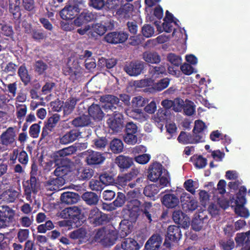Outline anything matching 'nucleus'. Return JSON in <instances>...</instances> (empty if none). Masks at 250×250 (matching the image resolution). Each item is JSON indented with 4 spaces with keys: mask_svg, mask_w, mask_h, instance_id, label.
Instances as JSON below:
<instances>
[{
    "mask_svg": "<svg viewBox=\"0 0 250 250\" xmlns=\"http://www.w3.org/2000/svg\"><path fill=\"white\" fill-rule=\"evenodd\" d=\"M148 179L153 182L159 180L161 188L166 187L169 183V178L167 172L159 163L155 162L149 166L148 169Z\"/></svg>",
    "mask_w": 250,
    "mask_h": 250,
    "instance_id": "f257e3e1",
    "label": "nucleus"
},
{
    "mask_svg": "<svg viewBox=\"0 0 250 250\" xmlns=\"http://www.w3.org/2000/svg\"><path fill=\"white\" fill-rule=\"evenodd\" d=\"M70 170V167L68 166L63 165L58 167L54 171L55 175L58 177L48 181L46 185V189L52 191L59 190L60 186L63 183V180L62 177L67 174Z\"/></svg>",
    "mask_w": 250,
    "mask_h": 250,
    "instance_id": "f03ea898",
    "label": "nucleus"
},
{
    "mask_svg": "<svg viewBox=\"0 0 250 250\" xmlns=\"http://www.w3.org/2000/svg\"><path fill=\"white\" fill-rule=\"evenodd\" d=\"M141 196V191L138 188L128 191L127 194L128 210L132 214L134 218L137 217L140 207L141 202L139 199Z\"/></svg>",
    "mask_w": 250,
    "mask_h": 250,
    "instance_id": "7ed1b4c3",
    "label": "nucleus"
},
{
    "mask_svg": "<svg viewBox=\"0 0 250 250\" xmlns=\"http://www.w3.org/2000/svg\"><path fill=\"white\" fill-rule=\"evenodd\" d=\"M117 239L116 231L107 228H102L98 229L94 236L95 241L102 242L109 246L113 245Z\"/></svg>",
    "mask_w": 250,
    "mask_h": 250,
    "instance_id": "20e7f679",
    "label": "nucleus"
},
{
    "mask_svg": "<svg viewBox=\"0 0 250 250\" xmlns=\"http://www.w3.org/2000/svg\"><path fill=\"white\" fill-rule=\"evenodd\" d=\"M84 7V3L82 1L76 2L73 4L65 6L61 12L60 16L65 20L73 19Z\"/></svg>",
    "mask_w": 250,
    "mask_h": 250,
    "instance_id": "39448f33",
    "label": "nucleus"
},
{
    "mask_svg": "<svg viewBox=\"0 0 250 250\" xmlns=\"http://www.w3.org/2000/svg\"><path fill=\"white\" fill-rule=\"evenodd\" d=\"M178 21V20L174 19L171 13L167 11L166 17L164 19V22L160 24V21H156L155 24L159 32H170L172 30L173 25H178L177 22Z\"/></svg>",
    "mask_w": 250,
    "mask_h": 250,
    "instance_id": "423d86ee",
    "label": "nucleus"
},
{
    "mask_svg": "<svg viewBox=\"0 0 250 250\" xmlns=\"http://www.w3.org/2000/svg\"><path fill=\"white\" fill-rule=\"evenodd\" d=\"M61 216L64 218H69L75 224L76 226L81 225L80 220L81 211L77 207H70L64 209L61 212Z\"/></svg>",
    "mask_w": 250,
    "mask_h": 250,
    "instance_id": "0eeeda50",
    "label": "nucleus"
},
{
    "mask_svg": "<svg viewBox=\"0 0 250 250\" xmlns=\"http://www.w3.org/2000/svg\"><path fill=\"white\" fill-rule=\"evenodd\" d=\"M83 155L85 157L86 162L89 165L101 164L105 160V157L102 153L91 150L83 152Z\"/></svg>",
    "mask_w": 250,
    "mask_h": 250,
    "instance_id": "6e6552de",
    "label": "nucleus"
},
{
    "mask_svg": "<svg viewBox=\"0 0 250 250\" xmlns=\"http://www.w3.org/2000/svg\"><path fill=\"white\" fill-rule=\"evenodd\" d=\"M68 235L70 238L79 244L86 242L90 238L89 234L86 229L83 228H81L70 232Z\"/></svg>",
    "mask_w": 250,
    "mask_h": 250,
    "instance_id": "1a4fd4ad",
    "label": "nucleus"
},
{
    "mask_svg": "<svg viewBox=\"0 0 250 250\" xmlns=\"http://www.w3.org/2000/svg\"><path fill=\"white\" fill-rule=\"evenodd\" d=\"M128 34L124 32H114L108 33L104 37L105 41L110 43H118L125 42L128 38Z\"/></svg>",
    "mask_w": 250,
    "mask_h": 250,
    "instance_id": "9d476101",
    "label": "nucleus"
},
{
    "mask_svg": "<svg viewBox=\"0 0 250 250\" xmlns=\"http://www.w3.org/2000/svg\"><path fill=\"white\" fill-rule=\"evenodd\" d=\"M14 213L9 208L6 207L0 210V228L9 225L14 217Z\"/></svg>",
    "mask_w": 250,
    "mask_h": 250,
    "instance_id": "9b49d317",
    "label": "nucleus"
},
{
    "mask_svg": "<svg viewBox=\"0 0 250 250\" xmlns=\"http://www.w3.org/2000/svg\"><path fill=\"white\" fill-rule=\"evenodd\" d=\"M27 186H25V184L24 185L26 198L28 201H32L31 193L32 192L34 193H36L38 192L40 189L39 184L37 182L35 177H31L30 182H27Z\"/></svg>",
    "mask_w": 250,
    "mask_h": 250,
    "instance_id": "f8f14e48",
    "label": "nucleus"
},
{
    "mask_svg": "<svg viewBox=\"0 0 250 250\" xmlns=\"http://www.w3.org/2000/svg\"><path fill=\"white\" fill-rule=\"evenodd\" d=\"M144 69V62H131L125 67V71L131 76L140 75Z\"/></svg>",
    "mask_w": 250,
    "mask_h": 250,
    "instance_id": "ddd939ff",
    "label": "nucleus"
},
{
    "mask_svg": "<svg viewBox=\"0 0 250 250\" xmlns=\"http://www.w3.org/2000/svg\"><path fill=\"white\" fill-rule=\"evenodd\" d=\"M16 133L12 127H9L0 136L1 144L6 146H13L15 144Z\"/></svg>",
    "mask_w": 250,
    "mask_h": 250,
    "instance_id": "4468645a",
    "label": "nucleus"
},
{
    "mask_svg": "<svg viewBox=\"0 0 250 250\" xmlns=\"http://www.w3.org/2000/svg\"><path fill=\"white\" fill-rule=\"evenodd\" d=\"M181 201L183 208L186 210H194L198 206L197 201L193 198L190 197L189 195L186 192L182 193L181 196Z\"/></svg>",
    "mask_w": 250,
    "mask_h": 250,
    "instance_id": "2eb2a0df",
    "label": "nucleus"
},
{
    "mask_svg": "<svg viewBox=\"0 0 250 250\" xmlns=\"http://www.w3.org/2000/svg\"><path fill=\"white\" fill-rule=\"evenodd\" d=\"M172 218L175 223L180 225L184 229L188 228L189 226V218L180 210H175L173 212Z\"/></svg>",
    "mask_w": 250,
    "mask_h": 250,
    "instance_id": "dca6fc26",
    "label": "nucleus"
},
{
    "mask_svg": "<svg viewBox=\"0 0 250 250\" xmlns=\"http://www.w3.org/2000/svg\"><path fill=\"white\" fill-rule=\"evenodd\" d=\"M122 115L120 113L114 112L110 115L107 123L109 127L114 131H118L122 126Z\"/></svg>",
    "mask_w": 250,
    "mask_h": 250,
    "instance_id": "f3484780",
    "label": "nucleus"
},
{
    "mask_svg": "<svg viewBox=\"0 0 250 250\" xmlns=\"http://www.w3.org/2000/svg\"><path fill=\"white\" fill-rule=\"evenodd\" d=\"M208 218L203 214L196 215L192 220L191 227L195 231H199L207 226Z\"/></svg>",
    "mask_w": 250,
    "mask_h": 250,
    "instance_id": "a211bd4d",
    "label": "nucleus"
},
{
    "mask_svg": "<svg viewBox=\"0 0 250 250\" xmlns=\"http://www.w3.org/2000/svg\"><path fill=\"white\" fill-rule=\"evenodd\" d=\"M81 135V132L77 129H72L66 132L60 139V143L63 145L71 143Z\"/></svg>",
    "mask_w": 250,
    "mask_h": 250,
    "instance_id": "6ab92c4d",
    "label": "nucleus"
},
{
    "mask_svg": "<svg viewBox=\"0 0 250 250\" xmlns=\"http://www.w3.org/2000/svg\"><path fill=\"white\" fill-rule=\"evenodd\" d=\"M162 202L167 208H174L179 205L180 201L179 198L176 195L167 194L163 197Z\"/></svg>",
    "mask_w": 250,
    "mask_h": 250,
    "instance_id": "aec40b11",
    "label": "nucleus"
},
{
    "mask_svg": "<svg viewBox=\"0 0 250 250\" xmlns=\"http://www.w3.org/2000/svg\"><path fill=\"white\" fill-rule=\"evenodd\" d=\"M127 116L137 120L140 122H144L149 118V116L140 109H136L133 110L127 109L125 111Z\"/></svg>",
    "mask_w": 250,
    "mask_h": 250,
    "instance_id": "412c9836",
    "label": "nucleus"
},
{
    "mask_svg": "<svg viewBox=\"0 0 250 250\" xmlns=\"http://www.w3.org/2000/svg\"><path fill=\"white\" fill-rule=\"evenodd\" d=\"M162 242V238L158 234L152 235L145 245L146 250H158Z\"/></svg>",
    "mask_w": 250,
    "mask_h": 250,
    "instance_id": "4be33fe9",
    "label": "nucleus"
},
{
    "mask_svg": "<svg viewBox=\"0 0 250 250\" xmlns=\"http://www.w3.org/2000/svg\"><path fill=\"white\" fill-rule=\"evenodd\" d=\"M88 114L92 119L96 121L103 119L104 114L99 105L96 104H92L88 108Z\"/></svg>",
    "mask_w": 250,
    "mask_h": 250,
    "instance_id": "5701e85b",
    "label": "nucleus"
},
{
    "mask_svg": "<svg viewBox=\"0 0 250 250\" xmlns=\"http://www.w3.org/2000/svg\"><path fill=\"white\" fill-rule=\"evenodd\" d=\"M182 234L180 228L176 226H170L167 229L166 240L171 241H177L181 237Z\"/></svg>",
    "mask_w": 250,
    "mask_h": 250,
    "instance_id": "b1692460",
    "label": "nucleus"
},
{
    "mask_svg": "<svg viewBox=\"0 0 250 250\" xmlns=\"http://www.w3.org/2000/svg\"><path fill=\"white\" fill-rule=\"evenodd\" d=\"M88 219L90 222L95 226L100 225L104 220L102 212L97 208H94L90 211Z\"/></svg>",
    "mask_w": 250,
    "mask_h": 250,
    "instance_id": "393cba45",
    "label": "nucleus"
},
{
    "mask_svg": "<svg viewBox=\"0 0 250 250\" xmlns=\"http://www.w3.org/2000/svg\"><path fill=\"white\" fill-rule=\"evenodd\" d=\"M115 163L122 169H127L133 164V159L128 156L119 155L115 159Z\"/></svg>",
    "mask_w": 250,
    "mask_h": 250,
    "instance_id": "a878e982",
    "label": "nucleus"
},
{
    "mask_svg": "<svg viewBox=\"0 0 250 250\" xmlns=\"http://www.w3.org/2000/svg\"><path fill=\"white\" fill-rule=\"evenodd\" d=\"M101 101L106 103L104 105L105 108L113 110L116 108L115 105H117L119 102V99L113 95H107L101 98Z\"/></svg>",
    "mask_w": 250,
    "mask_h": 250,
    "instance_id": "bb28decb",
    "label": "nucleus"
},
{
    "mask_svg": "<svg viewBox=\"0 0 250 250\" xmlns=\"http://www.w3.org/2000/svg\"><path fill=\"white\" fill-rule=\"evenodd\" d=\"M132 229V226L130 221L127 220H122L120 224L119 235L122 238L125 237L131 232Z\"/></svg>",
    "mask_w": 250,
    "mask_h": 250,
    "instance_id": "cd10ccee",
    "label": "nucleus"
},
{
    "mask_svg": "<svg viewBox=\"0 0 250 250\" xmlns=\"http://www.w3.org/2000/svg\"><path fill=\"white\" fill-rule=\"evenodd\" d=\"M235 241L238 244H244L241 250H250V240L247 232L237 233Z\"/></svg>",
    "mask_w": 250,
    "mask_h": 250,
    "instance_id": "c85d7f7f",
    "label": "nucleus"
},
{
    "mask_svg": "<svg viewBox=\"0 0 250 250\" xmlns=\"http://www.w3.org/2000/svg\"><path fill=\"white\" fill-rule=\"evenodd\" d=\"M121 248L124 250H139L140 247L135 240L128 238L122 242Z\"/></svg>",
    "mask_w": 250,
    "mask_h": 250,
    "instance_id": "c756f323",
    "label": "nucleus"
},
{
    "mask_svg": "<svg viewBox=\"0 0 250 250\" xmlns=\"http://www.w3.org/2000/svg\"><path fill=\"white\" fill-rule=\"evenodd\" d=\"M61 199L63 203L67 204H72L78 202L79 196L77 194L73 192H66L62 194Z\"/></svg>",
    "mask_w": 250,
    "mask_h": 250,
    "instance_id": "7c9ffc66",
    "label": "nucleus"
},
{
    "mask_svg": "<svg viewBox=\"0 0 250 250\" xmlns=\"http://www.w3.org/2000/svg\"><path fill=\"white\" fill-rule=\"evenodd\" d=\"M233 200L235 205V213L241 217H249L250 213L248 210L244 206L245 204H241L237 200H234L233 198L230 200L231 204L233 202Z\"/></svg>",
    "mask_w": 250,
    "mask_h": 250,
    "instance_id": "2f4dec72",
    "label": "nucleus"
},
{
    "mask_svg": "<svg viewBox=\"0 0 250 250\" xmlns=\"http://www.w3.org/2000/svg\"><path fill=\"white\" fill-rule=\"evenodd\" d=\"M93 175V170L89 167H80L77 172V178L80 180L90 179Z\"/></svg>",
    "mask_w": 250,
    "mask_h": 250,
    "instance_id": "473e14b6",
    "label": "nucleus"
},
{
    "mask_svg": "<svg viewBox=\"0 0 250 250\" xmlns=\"http://www.w3.org/2000/svg\"><path fill=\"white\" fill-rule=\"evenodd\" d=\"M133 10V5L126 3L117 11V14L125 18H129L132 15Z\"/></svg>",
    "mask_w": 250,
    "mask_h": 250,
    "instance_id": "72a5a7b5",
    "label": "nucleus"
},
{
    "mask_svg": "<svg viewBox=\"0 0 250 250\" xmlns=\"http://www.w3.org/2000/svg\"><path fill=\"white\" fill-rule=\"evenodd\" d=\"M144 60L148 63H157L161 61L160 56L156 52H145L143 54Z\"/></svg>",
    "mask_w": 250,
    "mask_h": 250,
    "instance_id": "f704fd0d",
    "label": "nucleus"
},
{
    "mask_svg": "<svg viewBox=\"0 0 250 250\" xmlns=\"http://www.w3.org/2000/svg\"><path fill=\"white\" fill-rule=\"evenodd\" d=\"M83 199L88 205H95L99 200L98 195L92 192H86L84 193L82 196Z\"/></svg>",
    "mask_w": 250,
    "mask_h": 250,
    "instance_id": "c9c22d12",
    "label": "nucleus"
},
{
    "mask_svg": "<svg viewBox=\"0 0 250 250\" xmlns=\"http://www.w3.org/2000/svg\"><path fill=\"white\" fill-rule=\"evenodd\" d=\"M91 123L89 118L85 115L78 117L72 121V125L76 127H83Z\"/></svg>",
    "mask_w": 250,
    "mask_h": 250,
    "instance_id": "e433bc0d",
    "label": "nucleus"
},
{
    "mask_svg": "<svg viewBox=\"0 0 250 250\" xmlns=\"http://www.w3.org/2000/svg\"><path fill=\"white\" fill-rule=\"evenodd\" d=\"M161 188H162L160 184H159V187L157 184H151L145 187L144 193L146 196L151 197L157 194Z\"/></svg>",
    "mask_w": 250,
    "mask_h": 250,
    "instance_id": "4c0bfd02",
    "label": "nucleus"
},
{
    "mask_svg": "<svg viewBox=\"0 0 250 250\" xmlns=\"http://www.w3.org/2000/svg\"><path fill=\"white\" fill-rule=\"evenodd\" d=\"M15 106L17 117L19 121L22 122L27 113V106L24 104H20L19 103H15Z\"/></svg>",
    "mask_w": 250,
    "mask_h": 250,
    "instance_id": "58836bf2",
    "label": "nucleus"
},
{
    "mask_svg": "<svg viewBox=\"0 0 250 250\" xmlns=\"http://www.w3.org/2000/svg\"><path fill=\"white\" fill-rule=\"evenodd\" d=\"M166 67L161 65L156 66H151L149 68V73L151 80L158 78L160 75L166 72Z\"/></svg>",
    "mask_w": 250,
    "mask_h": 250,
    "instance_id": "ea45409f",
    "label": "nucleus"
},
{
    "mask_svg": "<svg viewBox=\"0 0 250 250\" xmlns=\"http://www.w3.org/2000/svg\"><path fill=\"white\" fill-rule=\"evenodd\" d=\"M78 101V99L72 98L65 102L63 107L64 114L68 115L72 112Z\"/></svg>",
    "mask_w": 250,
    "mask_h": 250,
    "instance_id": "a19ab883",
    "label": "nucleus"
},
{
    "mask_svg": "<svg viewBox=\"0 0 250 250\" xmlns=\"http://www.w3.org/2000/svg\"><path fill=\"white\" fill-rule=\"evenodd\" d=\"M178 141L184 144H194L197 140L193 139L192 135L185 132H181L178 137Z\"/></svg>",
    "mask_w": 250,
    "mask_h": 250,
    "instance_id": "79ce46f5",
    "label": "nucleus"
},
{
    "mask_svg": "<svg viewBox=\"0 0 250 250\" xmlns=\"http://www.w3.org/2000/svg\"><path fill=\"white\" fill-rule=\"evenodd\" d=\"M110 148L114 153L121 152L124 148V145L122 141L118 139H113L110 143Z\"/></svg>",
    "mask_w": 250,
    "mask_h": 250,
    "instance_id": "37998d69",
    "label": "nucleus"
},
{
    "mask_svg": "<svg viewBox=\"0 0 250 250\" xmlns=\"http://www.w3.org/2000/svg\"><path fill=\"white\" fill-rule=\"evenodd\" d=\"M185 114L188 116L192 115L195 112V107L194 103L189 100H186L183 107Z\"/></svg>",
    "mask_w": 250,
    "mask_h": 250,
    "instance_id": "c03bdc74",
    "label": "nucleus"
},
{
    "mask_svg": "<svg viewBox=\"0 0 250 250\" xmlns=\"http://www.w3.org/2000/svg\"><path fill=\"white\" fill-rule=\"evenodd\" d=\"M60 119V117L58 114H54L48 119L47 125H45V128L51 131L56 126Z\"/></svg>",
    "mask_w": 250,
    "mask_h": 250,
    "instance_id": "a18cd8bd",
    "label": "nucleus"
},
{
    "mask_svg": "<svg viewBox=\"0 0 250 250\" xmlns=\"http://www.w3.org/2000/svg\"><path fill=\"white\" fill-rule=\"evenodd\" d=\"M130 181L125 175L118 176L116 180V186L119 189H125L127 186L128 183Z\"/></svg>",
    "mask_w": 250,
    "mask_h": 250,
    "instance_id": "49530a36",
    "label": "nucleus"
},
{
    "mask_svg": "<svg viewBox=\"0 0 250 250\" xmlns=\"http://www.w3.org/2000/svg\"><path fill=\"white\" fill-rule=\"evenodd\" d=\"M184 187L186 190L194 194L195 192V189L198 187V184L196 181L188 179L185 182Z\"/></svg>",
    "mask_w": 250,
    "mask_h": 250,
    "instance_id": "de8ad7c7",
    "label": "nucleus"
},
{
    "mask_svg": "<svg viewBox=\"0 0 250 250\" xmlns=\"http://www.w3.org/2000/svg\"><path fill=\"white\" fill-rule=\"evenodd\" d=\"M92 27V32L100 36L103 35L106 31V27L100 23L93 24L91 25Z\"/></svg>",
    "mask_w": 250,
    "mask_h": 250,
    "instance_id": "09e8293b",
    "label": "nucleus"
},
{
    "mask_svg": "<svg viewBox=\"0 0 250 250\" xmlns=\"http://www.w3.org/2000/svg\"><path fill=\"white\" fill-rule=\"evenodd\" d=\"M76 150L77 148L75 146H71L58 151L57 154L61 157H65L74 153Z\"/></svg>",
    "mask_w": 250,
    "mask_h": 250,
    "instance_id": "8fccbe9b",
    "label": "nucleus"
},
{
    "mask_svg": "<svg viewBox=\"0 0 250 250\" xmlns=\"http://www.w3.org/2000/svg\"><path fill=\"white\" fill-rule=\"evenodd\" d=\"M152 208V204L149 202H146L143 205L141 204L139 210L143 211L144 213L146 215L147 219L149 220V222H151L152 219L151 218V214H150V212H151Z\"/></svg>",
    "mask_w": 250,
    "mask_h": 250,
    "instance_id": "3c124183",
    "label": "nucleus"
},
{
    "mask_svg": "<svg viewBox=\"0 0 250 250\" xmlns=\"http://www.w3.org/2000/svg\"><path fill=\"white\" fill-rule=\"evenodd\" d=\"M18 73L22 81L25 84H27L30 81V76L24 66H21L19 68Z\"/></svg>",
    "mask_w": 250,
    "mask_h": 250,
    "instance_id": "603ef678",
    "label": "nucleus"
},
{
    "mask_svg": "<svg viewBox=\"0 0 250 250\" xmlns=\"http://www.w3.org/2000/svg\"><path fill=\"white\" fill-rule=\"evenodd\" d=\"M169 81L167 78L163 79L154 84L153 88L157 91H161L168 86Z\"/></svg>",
    "mask_w": 250,
    "mask_h": 250,
    "instance_id": "864d4df0",
    "label": "nucleus"
},
{
    "mask_svg": "<svg viewBox=\"0 0 250 250\" xmlns=\"http://www.w3.org/2000/svg\"><path fill=\"white\" fill-rule=\"evenodd\" d=\"M167 59L169 62L177 66L180 65L182 61V58L180 56L174 53H169L167 56Z\"/></svg>",
    "mask_w": 250,
    "mask_h": 250,
    "instance_id": "5fc2aeb1",
    "label": "nucleus"
},
{
    "mask_svg": "<svg viewBox=\"0 0 250 250\" xmlns=\"http://www.w3.org/2000/svg\"><path fill=\"white\" fill-rule=\"evenodd\" d=\"M89 187L93 190L101 191L104 188L101 179H92L89 182Z\"/></svg>",
    "mask_w": 250,
    "mask_h": 250,
    "instance_id": "6e6d98bb",
    "label": "nucleus"
},
{
    "mask_svg": "<svg viewBox=\"0 0 250 250\" xmlns=\"http://www.w3.org/2000/svg\"><path fill=\"white\" fill-rule=\"evenodd\" d=\"M167 131L170 134L169 136H167L168 139H171L176 134L177 127L175 124L172 122H167L166 125Z\"/></svg>",
    "mask_w": 250,
    "mask_h": 250,
    "instance_id": "4d7b16f0",
    "label": "nucleus"
},
{
    "mask_svg": "<svg viewBox=\"0 0 250 250\" xmlns=\"http://www.w3.org/2000/svg\"><path fill=\"white\" fill-rule=\"evenodd\" d=\"M147 102V100L141 96H137L133 98L132 104L133 106L141 107L144 106Z\"/></svg>",
    "mask_w": 250,
    "mask_h": 250,
    "instance_id": "13d9d810",
    "label": "nucleus"
},
{
    "mask_svg": "<svg viewBox=\"0 0 250 250\" xmlns=\"http://www.w3.org/2000/svg\"><path fill=\"white\" fill-rule=\"evenodd\" d=\"M153 81L154 80H151V79H146L135 81L134 85L136 87L141 88L151 85L153 83Z\"/></svg>",
    "mask_w": 250,
    "mask_h": 250,
    "instance_id": "bf43d9fd",
    "label": "nucleus"
},
{
    "mask_svg": "<svg viewBox=\"0 0 250 250\" xmlns=\"http://www.w3.org/2000/svg\"><path fill=\"white\" fill-rule=\"evenodd\" d=\"M124 141L128 145H133L137 143V137L136 134L125 132Z\"/></svg>",
    "mask_w": 250,
    "mask_h": 250,
    "instance_id": "052dcab7",
    "label": "nucleus"
},
{
    "mask_svg": "<svg viewBox=\"0 0 250 250\" xmlns=\"http://www.w3.org/2000/svg\"><path fill=\"white\" fill-rule=\"evenodd\" d=\"M207 127L205 124L202 121L198 120L194 122V127L193 130V133H201Z\"/></svg>",
    "mask_w": 250,
    "mask_h": 250,
    "instance_id": "680f3d73",
    "label": "nucleus"
},
{
    "mask_svg": "<svg viewBox=\"0 0 250 250\" xmlns=\"http://www.w3.org/2000/svg\"><path fill=\"white\" fill-rule=\"evenodd\" d=\"M100 179L104 187L112 185L114 182V179L112 176L107 174H104L100 176Z\"/></svg>",
    "mask_w": 250,
    "mask_h": 250,
    "instance_id": "e2e57ef3",
    "label": "nucleus"
},
{
    "mask_svg": "<svg viewBox=\"0 0 250 250\" xmlns=\"http://www.w3.org/2000/svg\"><path fill=\"white\" fill-rule=\"evenodd\" d=\"M172 105L173 110L176 112H181L183 109L184 105L185 103L182 99L177 98L173 101Z\"/></svg>",
    "mask_w": 250,
    "mask_h": 250,
    "instance_id": "0e129e2a",
    "label": "nucleus"
},
{
    "mask_svg": "<svg viewBox=\"0 0 250 250\" xmlns=\"http://www.w3.org/2000/svg\"><path fill=\"white\" fill-rule=\"evenodd\" d=\"M151 156L148 154H144L136 156L134 158L135 161L142 165H144L147 163L150 160Z\"/></svg>",
    "mask_w": 250,
    "mask_h": 250,
    "instance_id": "69168bd1",
    "label": "nucleus"
},
{
    "mask_svg": "<svg viewBox=\"0 0 250 250\" xmlns=\"http://www.w3.org/2000/svg\"><path fill=\"white\" fill-rule=\"evenodd\" d=\"M40 132V126L38 124H33L29 128V134L34 138L38 137Z\"/></svg>",
    "mask_w": 250,
    "mask_h": 250,
    "instance_id": "338daca9",
    "label": "nucleus"
},
{
    "mask_svg": "<svg viewBox=\"0 0 250 250\" xmlns=\"http://www.w3.org/2000/svg\"><path fill=\"white\" fill-rule=\"evenodd\" d=\"M19 222L22 227L28 228L33 223V216L30 217L26 216H23L20 219Z\"/></svg>",
    "mask_w": 250,
    "mask_h": 250,
    "instance_id": "774afa93",
    "label": "nucleus"
}]
</instances>
